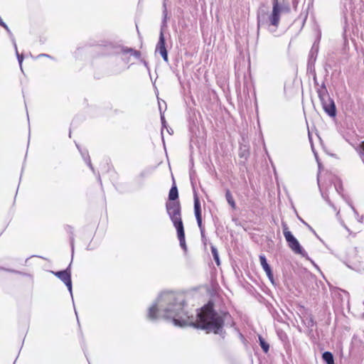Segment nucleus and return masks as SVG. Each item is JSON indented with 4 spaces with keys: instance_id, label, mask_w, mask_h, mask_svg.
<instances>
[{
    "instance_id": "7",
    "label": "nucleus",
    "mask_w": 364,
    "mask_h": 364,
    "mask_svg": "<svg viewBox=\"0 0 364 364\" xmlns=\"http://www.w3.org/2000/svg\"><path fill=\"white\" fill-rule=\"evenodd\" d=\"M165 44H166L165 38L164 36V33L161 31L160 33L159 40L156 45V50L158 51L161 54V55L162 56V58H164V60L166 62H168V53H167V50H166Z\"/></svg>"
},
{
    "instance_id": "6",
    "label": "nucleus",
    "mask_w": 364,
    "mask_h": 364,
    "mask_svg": "<svg viewBox=\"0 0 364 364\" xmlns=\"http://www.w3.org/2000/svg\"><path fill=\"white\" fill-rule=\"evenodd\" d=\"M194 212L198 227L200 229L201 233H203L204 231V227L202 224L200 203L198 196H196L194 197Z\"/></svg>"
},
{
    "instance_id": "2",
    "label": "nucleus",
    "mask_w": 364,
    "mask_h": 364,
    "mask_svg": "<svg viewBox=\"0 0 364 364\" xmlns=\"http://www.w3.org/2000/svg\"><path fill=\"white\" fill-rule=\"evenodd\" d=\"M194 327L205 330L207 333H218L223 327L224 318L214 310L213 303L209 301L197 314Z\"/></svg>"
},
{
    "instance_id": "10",
    "label": "nucleus",
    "mask_w": 364,
    "mask_h": 364,
    "mask_svg": "<svg viewBox=\"0 0 364 364\" xmlns=\"http://www.w3.org/2000/svg\"><path fill=\"white\" fill-rule=\"evenodd\" d=\"M177 231V235L178 240L180 242V245L185 251L187 249L186 244V239H185V232H184V228H181L176 229Z\"/></svg>"
},
{
    "instance_id": "17",
    "label": "nucleus",
    "mask_w": 364,
    "mask_h": 364,
    "mask_svg": "<svg viewBox=\"0 0 364 364\" xmlns=\"http://www.w3.org/2000/svg\"><path fill=\"white\" fill-rule=\"evenodd\" d=\"M210 248H211V252L213 254V256L214 257V259H215L217 265H220V259H219V256H218L217 249L214 246H211Z\"/></svg>"
},
{
    "instance_id": "13",
    "label": "nucleus",
    "mask_w": 364,
    "mask_h": 364,
    "mask_svg": "<svg viewBox=\"0 0 364 364\" xmlns=\"http://www.w3.org/2000/svg\"><path fill=\"white\" fill-rule=\"evenodd\" d=\"M159 308L157 305H153L149 309L148 317L150 319H156L158 316Z\"/></svg>"
},
{
    "instance_id": "4",
    "label": "nucleus",
    "mask_w": 364,
    "mask_h": 364,
    "mask_svg": "<svg viewBox=\"0 0 364 364\" xmlns=\"http://www.w3.org/2000/svg\"><path fill=\"white\" fill-rule=\"evenodd\" d=\"M283 235L291 250L296 255L305 256L306 251L303 249L297 239L293 235L287 224L284 222L282 223Z\"/></svg>"
},
{
    "instance_id": "19",
    "label": "nucleus",
    "mask_w": 364,
    "mask_h": 364,
    "mask_svg": "<svg viewBox=\"0 0 364 364\" xmlns=\"http://www.w3.org/2000/svg\"><path fill=\"white\" fill-rule=\"evenodd\" d=\"M259 261H260V264H261L262 268L264 267L267 266V264H268V263L267 262V259H266L265 256L263 255H259Z\"/></svg>"
},
{
    "instance_id": "22",
    "label": "nucleus",
    "mask_w": 364,
    "mask_h": 364,
    "mask_svg": "<svg viewBox=\"0 0 364 364\" xmlns=\"http://www.w3.org/2000/svg\"><path fill=\"white\" fill-rule=\"evenodd\" d=\"M1 26H3L6 30H8V26H6V24L4 21H3V25H1Z\"/></svg>"
},
{
    "instance_id": "12",
    "label": "nucleus",
    "mask_w": 364,
    "mask_h": 364,
    "mask_svg": "<svg viewBox=\"0 0 364 364\" xmlns=\"http://www.w3.org/2000/svg\"><path fill=\"white\" fill-rule=\"evenodd\" d=\"M225 198L227 200L228 203L230 205V206L233 210H235L236 209V203L235 201L232 194L231 193V192L229 189H227L225 191Z\"/></svg>"
},
{
    "instance_id": "15",
    "label": "nucleus",
    "mask_w": 364,
    "mask_h": 364,
    "mask_svg": "<svg viewBox=\"0 0 364 364\" xmlns=\"http://www.w3.org/2000/svg\"><path fill=\"white\" fill-rule=\"evenodd\" d=\"M124 53H129L134 55L136 58H139L141 57V53L139 50H134L133 48H125L122 50Z\"/></svg>"
},
{
    "instance_id": "20",
    "label": "nucleus",
    "mask_w": 364,
    "mask_h": 364,
    "mask_svg": "<svg viewBox=\"0 0 364 364\" xmlns=\"http://www.w3.org/2000/svg\"><path fill=\"white\" fill-rule=\"evenodd\" d=\"M359 148L361 150V152L360 154H363L364 153V141H362L360 145H359Z\"/></svg>"
},
{
    "instance_id": "24",
    "label": "nucleus",
    "mask_w": 364,
    "mask_h": 364,
    "mask_svg": "<svg viewBox=\"0 0 364 364\" xmlns=\"http://www.w3.org/2000/svg\"><path fill=\"white\" fill-rule=\"evenodd\" d=\"M42 55L48 57V55L46 54H43Z\"/></svg>"
},
{
    "instance_id": "5",
    "label": "nucleus",
    "mask_w": 364,
    "mask_h": 364,
    "mask_svg": "<svg viewBox=\"0 0 364 364\" xmlns=\"http://www.w3.org/2000/svg\"><path fill=\"white\" fill-rule=\"evenodd\" d=\"M281 9L278 0H273V7L271 15L269 16L270 24L278 27L280 21Z\"/></svg>"
},
{
    "instance_id": "18",
    "label": "nucleus",
    "mask_w": 364,
    "mask_h": 364,
    "mask_svg": "<svg viewBox=\"0 0 364 364\" xmlns=\"http://www.w3.org/2000/svg\"><path fill=\"white\" fill-rule=\"evenodd\" d=\"M259 339L262 350H264V353H267L269 348V344L267 343L262 337H259Z\"/></svg>"
},
{
    "instance_id": "9",
    "label": "nucleus",
    "mask_w": 364,
    "mask_h": 364,
    "mask_svg": "<svg viewBox=\"0 0 364 364\" xmlns=\"http://www.w3.org/2000/svg\"><path fill=\"white\" fill-rule=\"evenodd\" d=\"M322 105L323 109L326 113L328 114V115L331 117H334L336 115V106L333 101L331 99H330L329 97L328 98L327 100L322 99Z\"/></svg>"
},
{
    "instance_id": "16",
    "label": "nucleus",
    "mask_w": 364,
    "mask_h": 364,
    "mask_svg": "<svg viewBox=\"0 0 364 364\" xmlns=\"http://www.w3.org/2000/svg\"><path fill=\"white\" fill-rule=\"evenodd\" d=\"M263 269L266 272L268 278L272 282L274 279V276L270 266L267 264V266L263 267Z\"/></svg>"
},
{
    "instance_id": "1",
    "label": "nucleus",
    "mask_w": 364,
    "mask_h": 364,
    "mask_svg": "<svg viewBox=\"0 0 364 364\" xmlns=\"http://www.w3.org/2000/svg\"><path fill=\"white\" fill-rule=\"evenodd\" d=\"M158 305L162 308L164 316L167 318L173 320L176 326H194L195 318L189 316L184 310L183 304L178 301L177 294L173 292H165L160 295L158 300Z\"/></svg>"
},
{
    "instance_id": "8",
    "label": "nucleus",
    "mask_w": 364,
    "mask_h": 364,
    "mask_svg": "<svg viewBox=\"0 0 364 364\" xmlns=\"http://www.w3.org/2000/svg\"><path fill=\"white\" fill-rule=\"evenodd\" d=\"M55 275L60 279L68 287V289L71 291L72 282L70 277V272L68 269L55 272Z\"/></svg>"
},
{
    "instance_id": "3",
    "label": "nucleus",
    "mask_w": 364,
    "mask_h": 364,
    "mask_svg": "<svg viewBox=\"0 0 364 364\" xmlns=\"http://www.w3.org/2000/svg\"><path fill=\"white\" fill-rule=\"evenodd\" d=\"M166 208L176 229L183 228L180 201H168L166 204Z\"/></svg>"
},
{
    "instance_id": "21",
    "label": "nucleus",
    "mask_w": 364,
    "mask_h": 364,
    "mask_svg": "<svg viewBox=\"0 0 364 364\" xmlns=\"http://www.w3.org/2000/svg\"><path fill=\"white\" fill-rule=\"evenodd\" d=\"M23 58L22 55H20L18 54V62H19L20 65H21V63H22Z\"/></svg>"
},
{
    "instance_id": "23",
    "label": "nucleus",
    "mask_w": 364,
    "mask_h": 364,
    "mask_svg": "<svg viewBox=\"0 0 364 364\" xmlns=\"http://www.w3.org/2000/svg\"><path fill=\"white\" fill-rule=\"evenodd\" d=\"M0 25H3V21L0 19Z\"/></svg>"
},
{
    "instance_id": "11",
    "label": "nucleus",
    "mask_w": 364,
    "mask_h": 364,
    "mask_svg": "<svg viewBox=\"0 0 364 364\" xmlns=\"http://www.w3.org/2000/svg\"><path fill=\"white\" fill-rule=\"evenodd\" d=\"M178 198V192L176 184L171 188L168 193V201H179Z\"/></svg>"
},
{
    "instance_id": "14",
    "label": "nucleus",
    "mask_w": 364,
    "mask_h": 364,
    "mask_svg": "<svg viewBox=\"0 0 364 364\" xmlns=\"http://www.w3.org/2000/svg\"><path fill=\"white\" fill-rule=\"evenodd\" d=\"M322 358L327 364H334L333 354L331 352L326 351L323 353Z\"/></svg>"
}]
</instances>
